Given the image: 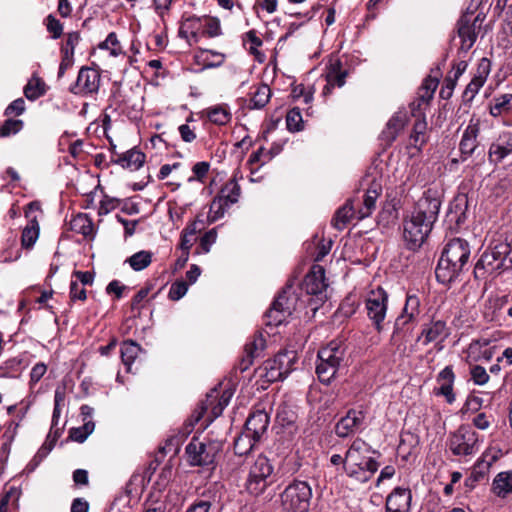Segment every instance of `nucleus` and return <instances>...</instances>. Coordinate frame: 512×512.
Returning a JSON list of instances; mask_svg holds the SVG:
<instances>
[{
  "label": "nucleus",
  "mask_w": 512,
  "mask_h": 512,
  "mask_svg": "<svg viewBox=\"0 0 512 512\" xmlns=\"http://www.w3.org/2000/svg\"><path fill=\"white\" fill-rule=\"evenodd\" d=\"M145 154L139 150L131 149L121 154L116 163L123 168L130 169L132 171L140 169L145 162Z\"/></svg>",
  "instance_id": "obj_29"
},
{
  "label": "nucleus",
  "mask_w": 512,
  "mask_h": 512,
  "mask_svg": "<svg viewBox=\"0 0 512 512\" xmlns=\"http://www.w3.org/2000/svg\"><path fill=\"white\" fill-rule=\"evenodd\" d=\"M481 121L477 117H471L467 127L463 131L459 149L463 159L470 157L478 147V136L480 133Z\"/></svg>",
  "instance_id": "obj_17"
},
{
  "label": "nucleus",
  "mask_w": 512,
  "mask_h": 512,
  "mask_svg": "<svg viewBox=\"0 0 512 512\" xmlns=\"http://www.w3.org/2000/svg\"><path fill=\"white\" fill-rule=\"evenodd\" d=\"M437 383L439 387L434 389V394L437 396H444L447 403L452 404L455 401V394L453 392V385L455 375L451 366H446L442 369L437 376Z\"/></svg>",
  "instance_id": "obj_23"
},
{
  "label": "nucleus",
  "mask_w": 512,
  "mask_h": 512,
  "mask_svg": "<svg viewBox=\"0 0 512 512\" xmlns=\"http://www.w3.org/2000/svg\"><path fill=\"white\" fill-rule=\"evenodd\" d=\"M44 83L39 78H32L24 87L25 97L29 100H36L45 93Z\"/></svg>",
  "instance_id": "obj_47"
},
{
  "label": "nucleus",
  "mask_w": 512,
  "mask_h": 512,
  "mask_svg": "<svg viewBox=\"0 0 512 512\" xmlns=\"http://www.w3.org/2000/svg\"><path fill=\"white\" fill-rule=\"evenodd\" d=\"M69 225L72 231L84 237H92L94 234L93 222L86 214L79 213L71 219Z\"/></svg>",
  "instance_id": "obj_33"
},
{
  "label": "nucleus",
  "mask_w": 512,
  "mask_h": 512,
  "mask_svg": "<svg viewBox=\"0 0 512 512\" xmlns=\"http://www.w3.org/2000/svg\"><path fill=\"white\" fill-rule=\"evenodd\" d=\"M471 378L476 385H484L490 377L484 367L475 365L471 368Z\"/></svg>",
  "instance_id": "obj_55"
},
{
  "label": "nucleus",
  "mask_w": 512,
  "mask_h": 512,
  "mask_svg": "<svg viewBox=\"0 0 512 512\" xmlns=\"http://www.w3.org/2000/svg\"><path fill=\"white\" fill-rule=\"evenodd\" d=\"M427 140V122L425 117L422 116L418 118L413 125L409 143L414 148L420 150L426 144Z\"/></svg>",
  "instance_id": "obj_30"
},
{
  "label": "nucleus",
  "mask_w": 512,
  "mask_h": 512,
  "mask_svg": "<svg viewBox=\"0 0 512 512\" xmlns=\"http://www.w3.org/2000/svg\"><path fill=\"white\" fill-rule=\"evenodd\" d=\"M70 299L72 301L86 299V290L83 285L79 284L78 281H71L70 283Z\"/></svg>",
  "instance_id": "obj_56"
},
{
  "label": "nucleus",
  "mask_w": 512,
  "mask_h": 512,
  "mask_svg": "<svg viewBox=\"0 0 512 512\" xmlns=\"http://www.w3.org/2000/svg\"><path fill=\"white\" fill-rule=\"evenodd\" d=\"M298 300L293 286L291 284L286 285L265 314L266 324L270 326L282 324L296 310Z\"/></svg>",
  "instance_id": "obj_9"
},
{
  "label": "nucleus",
  "mask_w": 512,
  "mask_h": 512,
  "mask_svg": "<svg viewBox=\"0 0 512 512\" xmlns=\"http://www.w3.org/2000/svg\"><path fill=\"white\" fill-rule=\"evenodd\" d=\"M202 20V36L214 38L222 34L219 18L215 16H203Z\"/></svg>",
  "instance_id": "obj_41"
},
{
  "label": "nucleus",
  "mask_w": 512,
  "mask_h": 512,
  "mask_svg": "<svg viewBox=\"0 0 512 512\" xmlns=\"http://www.w3.org/2000/svg\"><path fill=\"white\" fill-rule=\"evenodd\" d=\"M484 18L481 12L475 16L472 12H465L461 16L457 24V33L461 40L460 50L467 52L473 47Z\"/></svg>",
  "instance_id": "obj_13"
},
{
  "label": "nucleus",
  "mask_w": 512,
  "mask_h": 512,
  "mask_svg": "<svg viewBox=\"0 0 512 512\" xmlns=\"http://www.w3.org/2000/svg\"><path fill=\"white\" fill-rule=\"evenodd\" d=\"M408 121V116L406 111H397L394 115L389 119L386 124V127L381 133L382 139L387 143L391 144L398 136V134L402 131Z\"/></svg>",
  "instance_id": "obj_28"
},
{
  "label": "nucleus",
  "mask_w": 512,
  "mask_h": 512,
  "mask_svg": "<svg viewBox=\"0 0 512 512\" xmlns=\"http://www.w3.org/2000/svg\"><path fill=\"white\" fill-rule=\"evenodd\" d=\"M39 236V225L36 219H33L23 229L21 243L24 248L32 247Z\"/></svg>",
  "instance_id": "obj_42"
},
{
  "label": "nucleus",
  "mask_w": 512,
  "mask_h": 512,
  "mask_svg": "<svg viewBox=\"0 0 512 512\" xmlns=\"http://www.w3.org/2000/svg\"><path fill=\"white\" fill-rule=\"evenodd\" d=\"M441 200L428 190L403 219V242L408 250L422 247L438 219Z\"/></svg>",
  "instance_id": "obj_1"
},
{
  "label": "nucleus",
  "mask_w": 512,
  "mask_h": 512,
  "mask_svg": "<svg viewBox=\"0 0 512 512\" xmlns=\"http://www.w3.org/2000/svg\"><path fill=\"white\" fill-rule=\"evenodd\" d=\"M206 407L201 406L195 410L191 418L184 424L183 430L175 436V445L178 446L193 430V427L198 423L205 413Z\"/></svg>",
  "instance_id": "obj_40"
},
{
  "label": "nucleus",
  "mask_w": 512,
  "mask_h": 512,
  "mask_svg": "<svg viewBox=\"0 0 512 512\" xmlns=\"http://www.w3.org/2000/svg\"><path fill=\"white\" fill-rule=\"evenodd\" d=\"M46 27L53 39H58L63 33V25L52 15L46 18Z\"/></svg>",
  "instance_id": "obj_54"
},
{
  "label": "nucleus",
  "mask_w": 512,
  "mask_h": 512,
  "mask_svg": "<svg viewBox=\"0 0 512 512\" xmlns=\"http://www.w3.org/2000/svg\"><path fill=\"white\" fill-rule=\"evenodd\" d=\"M80 41V35L78 32H69L66 35V39L61 46V55L74 58L75 47Z\"/></svg>",
  "instance_id": "obj_48"
},
{
  "label": "nucleus",
  "mask_w": 512,
  "mask_h": 512,
  "mask_svg": "<svg viewBox=\"0 0 512 512\" xmlns=\"http://www.w3.org/2000/svg\"><path fill=\"white\" fill-rule=\"evenodd\" d=\"M286 125L289 131L298 132L303 128V119L299 108L291 109L286 115Z\"/></svg>",
  "instance_id": "obj_49"
},
{
  "label": "nucleus",
  "mask_w": 512,
  "mask_h": 512,
  "mask_svg": "<svg viewBox=\"0 0 512 512\" xmlns=\"http://www.w3.org/2000/svg\"><path fill=\"white\" fill-rule=\"evenodd\" d=\"M512 154V132L504 131L490 145L488 155L491 161L501 162Z\"/></svg>",
  "instance_id": "obj_22"
},
{
  "label": "nucleus",
  "mask_w": 512,
  "mask_h": 512,
  "mask_svg": "<svg viewBox=\"0 0 512 512\" xmlns=\"http://www.w3.org/2000/svg\"><path fill=\"white\" fill-rule=\"evenodd\" d=\"M23 128V121L9 118L0 126V137H9Z\"/></svg>",
  "instance_id": "obj_50"
},
{
  "label": "nucleus",
  "mask_w": 512,
  "mask_h": 512,
  "mask_svg": "<svg viewBox=\"0 0 512 512\" xmlns=\"http://www.w3.org/2000/svg\"><path fill=\"white\" fill-rule=\"evenodd\" d=\"M273 467L265 456H259L251 465L246 479V489L254 496L262 494L268 487Z\"/></svg>",
  "instance_id": "obj_12"
},
{
  "label": "nucleus",
  "mask_w": 512,
  "mask_h": 512,
  "mask_svg": "<svg viewBox=\"0 0 512 512\" xmlns=\"http://www.w3.org/2000/svg\"><path fill=\"white\" fill-rule=\"evenodd\" d=\"M346 345L340 339L330 341L318 351L316 374L322 383L329 384L344 361Z\"/></svg>",
  "instance_id": "obj_7"
},
{
  "label": "nucleus",
  "mask_w": 512,
  "mask_h": 512,
  "mask_svg": "<svg viewBox=\"0 0 512 512\" xmlns=\"http://www.w3.org/2000/svg\"><path fill=\"white\" fill-rule=\"evenodd\" d=\"M361 186L365 193L363 200H349L339 208L332 220L333 226L338 230H343L349 221L356 217L362 220L369 217L376 208V202L383 190V179L378 173H368L361 181Z\"/></svg>",
  "instance_id": "obj_2"
},
{
  "label": "nucleus",
  "mask_w": 512,
  "mask_h": 512,
  "mask_svg": "<svg viewBox=\"0 0 512 512\" xmlns=\"http://www.w3.org/2000/svg\"><path fill=\"white\" fill-rule=\"evenodd\" d=\"M189 284L184 280H177L172 283L168 297L173 301H177L181 299L188 291Z\"/></svg>",
  "instance_id": "obj_52"
},
{
  "label": "nucleus",
  "mask_w": 512,
  "mask_h": 512,
  "mask_svg": "<svg viewBox=\"0 0 512 512\" xmlns=\"http://www.w3.org/2000/svg\"><path fill=\"white\" fill-rule=\"evenodd\" d=\"M260 377L267 382H276L282 379V372L278 369V365L272 364V359L266 360L258 369Z\"/></svg>",
  "instance_id": "obj_43"
},
{
  "label": "nucleus",
  "mask_w": 512,
  "mask_h": 512,
  "mask_svg": "<svg viewBox=\"0 0 512 512\" xmlns=\"http://www.w3.org/2000/svg\"><path fill=\"white\" fill-rule=\"evenodd\" d=\"M99 48L102 50H108L110 55L113 57L125 55V52L115 32L109 33L106 39L99 44Z\"/></svg>",
  "instance_id": "obj_44"
},
{
  "label": "nucleus",
  "mask_w": 512,
  "mask_h": 512,
  "mask_svg": "<svg viewBox=\"0 0 512 512\" xmlns=\"http://www.w3.org/2000/svg\"><path fill=\"white\" fill-rule=\"evenodd\" d=\"M225 495L224 485L220 482H212L207 485L201 493L200 499L195 502L197 505L206 507V511L211 509L219 511L222 507V499Z\"/></svg>",
  "instance_id": "obj_19"
},
{
  "label": "nucleus",
  "mask_w": 512,
  "mask_h": 512,
  "mask_svg": "<svg viewBox=\"0 0 512 512\" xmlns=\"http://www.w3.org/2000/svg\"><path fill=\"white\" fill-rule=\"evenodd\" d=\"M447 336L448 329L446 323L444 321L437 320L432 321L422 329L417 341H422L423 345H428L432 342L443 341Z\"/></svg>",
  "instance_id": "obj_27"
},
{
  "label": "nucleus",
  "mask_w": 512,
  "mask_h": 512,
  "mask_svg": "<svg viewBox=\"0 0 512 512\" xmlns=\"http://www.w3.org/2000/svg\"><path fill=\"white\" fill-rule=\"evenodd\" d=\"M46 371L47 366L44 363L40 362L35 364L30 372V384L34 385L38 383L41 380V378L45 375Z\"/></svg>",
  "instance_id": "obj_58"
},
{
  "label": "nucleus",
  "mask_w": 512,
  "mask_h": 512,
  "mask_svg": "<svg viewBox=\"0 0 512 512\" xmlns=\"http://www.w3.org/2000/svg\"><path fill=\"white\" fill-rule=\"evenodd\" d=\"M489 111L493 117L509 114L512 111V94L507 93L494 97Z\"/></svg>",
  "instance_id": "obj_31"
},
{
  "label": "nucleus",
  "mask_w": 512,
  "mask_h": 512,
  "mask_svg": "<svg viewBox=\"0 0 512 512\" xmlns=\"http://www.w3.org/2000/svg\"><path fill=\"white\" fill-rule=\"evenodd\" d=\"M151 261L152 253L145 250L139 251L127 259V262L135 271H141L145 269L150 265Z\"/></svg>",
  "instance_id": "obj_45"
},
{
  "label": "nucleus",
  "mask_w": 512,
  "mask_h": 512,
  "mask_svg": "<svg viewBox=\"0 0 512 512\" xmlns=\"http://www.w3.org/2000/svg\"><path fill=\"white\" fill-rule=\"evenodd\" d=\"M202 17L195 15L183 18L181 21L178 35L187 40L190 44L197 43L202 36Z\"/></svg>",
  "instance_id": "obj_24"
},
{
  "label": "nucleus",
  "mask_w": 512,
  "mask_h": 512,
  "mask_svg": "<svg viewBox=\"0 0 512 512\" xmlns=\"http://www.w3.org/2000/svg\"><path fill=\"white\" fill-rule=\"evenodd\" d=\"M347 73H334L327 72L326 73V81L332 86L342 87L345 84V77Z\"/></svg>",
  "instance_id": "obj_63"
},
{
  "label": "nucleus",
  "mask_w": 512,
  "mask_h": 512,
  "mask_svg": "<svg viewBox=\"0 0 512 512\" xmlns=\"http://www.w3.org/2000/svg\"><path fill=\"white\" fill-rule=\"evenodd\" d=\"M25 111V101L23 98H18L11 102L5 110L6 115H21Z\"/></svg>",
  "instance_id": "obj_59"
},
{
  "label": "nucleus",
  "mask_w": 512,
  "mask_h": 512,
  "mask_svg": "<svg viewBox=\"0 0 512 512\" xmlns=\"http://www.w3.org/2000/svg\"><path fill=\"white\" fill-rule=\"evenodd\" d=\"M368 318L373 322L376 330H383V321L388 308V294L382 287L371 290L365 301Z\"/></svg>",
  "instance_id": "obj_14"
},
{
  "label": "nucleus",
  "mask_w": 512,
  "mask_h": 512,
  "mask_svg": "<svg viewBox=\"0 0 512 512\" xmlns=\"http://www.w3.org/2000/svg\"><path fill=\"white\" fill-rule=\"evenodd\" d=\"M304 287L308 294L321 295L328 287L325 270L321 265H313L304 280Z\"/></svg>",
  "instance_id": "obj_21"
},
{
  "label": "nucleus",
  "mask_w": 512,
  "mask_h": 512,
  "mask_svg": "<svg viewBox=\"0 0 512 512\" xmlns=\"http://www.w3.org/2000/svg\"><path fill=\"white\" fill-rule=\"evenodd\" d=\"M472 422L476 428L480 430H486L491 424V416H488L486 413L482 412L477 414L473 418Z\"/></svg>",
  "instance_id": "obj_61"
},
{
  "label": "nucleus",
  "mask_w": 512,
  "mask_h": 512,
  "mask_svg": "<svg viewBox=\"0 0 512 512\" xmlns=\"http://www.w3.org/2000/svg\"><path fill=\"white\" fill-rule=\"evenodd\" d=\"M232 396V393L225 391L220 399L218 400L217 404L212 407V414L213 418L219 417L224 408L229 404L230 398Z\"/></svg>",
  "instance_id": "obj_57"
},
{
  "label": "nucleus",
  "mask_w": 512,
  "mask_h": 512,
  "mask_svg": "<svg viewBox=\"0 0 512 512\" xmlns=\"http://www.w3.org/2000/svg\"><path fill=\"white\" fill-rule=\"evenodd\" d=\"M499 458V451H494L493 449H487L483 454L482 457L477 461V468L484 472L485 470H488L494 462H496Z\"/></svg>",
  "instance_id": "obj_51"
},
{
  "label": "nucleus",
  "mask_w": 512,
  "mask_h": 512,
  "mask_svg": "<svg viewBox=\"0 0 512 512\" xmlns=\"http://www.w3.org/2000/svg\"><path fill=\"white\" fill-rule=\"evenodd\" d=\"M512 252L510 244L503 241L492 242L480 255L474 266V277L486 279L512 269Z\"/></svg>",
  "instance_id": "obj_5"
},
{
  "label": "nucleus",
  "mask_w": 512,
  "mask_h": 512,
  "mask_svg": "<svg viewBox=\"0 0 512 512\" xmlns=\"http://www.w3.org/2000/svg\"><path fill=\"white\" fill-rule=\"evenodd\" d=\"M222 447V440L209 439L202 442L194 437L186 446V454L191 465L204 466L214 462L216 456L222 450Z\"/></svg>",
  "instance_id": "obj_11"
},
{
  "label": "nucleus",
  "mask_w": 512,
  "mask_h": 512,
  "mask_svg": "<svg viewBox=\"0 0 512 512\" xmlns=\"http://www.w3.org/2000/svg\"><path fill=\"white\" fill-rule=\"evenodd\" d=\"M284 512H309L312 489L305 481H294L280 495Z\"/></svg>",
  "instance_id": "obj_8"
},
{
  "label": "nucleus",
  "mask_w": 512,
  "mask_h": 512,
  "mask_svg": "<svg viewBox=\"0 0 512 512\" xmlns=\"http://www.w3.org/2000/svg\"><path fill=\"white\" fill-rule=\"evenodd\" d=\"M207 117L212 123L221 126L229 123L232 115L229 107L225 104H222L208 108Z\"/></svg>",
  "instance_id": "obj_35"
},
{
  "label": "nucleus",
  "mask_w": 512,
  "mask_h": 512,
  "mask_svg": "<svg viewBox=\"0 0 512 512\" xmlns=\"http://www.w3.org/2000/svg\"><path fill=\"white\" fill-rule=\"evenodd\" d=\"M265 338L262 334H255L251 341L247 342L244 347V353L253 358L260 357L265 349Z\"/></svg>",
  "instance_id": "obj_46"
},
{
  "label": "nucleus",
  "mask_w": 512,
  "mask_h": 512,
  "mask_svg": "<svg viewBox=\"0 0 512 512\" xmlns=\"http://www.w3.org/2000/svg\"><path fill=\"white\" fill-rule=\"evenodd\" d=\"M295 361L296 354L293 351H284L272 358V364L278 365V369L282 372V379L286 378L293 370Z\"/></svg>",
  "instance_id": "obj_34"
},
{
  "label": "nucleus",
  "mask_w": 512,
  "mask_h": 512,
  "mask_svg": "<svg viewBox=\"0 0 512 512\" xmlns=\"http://www.w3.org/2000/svg\"><path fill=\"white\" fill-rule=\"evenodd\" d=\"M240 195L241 188L235 175L221 188L218 196L213 200L211 204V210H215L216 213H219L220 211L223 212L225 208L238 202Z\"/></svg>",
  "instance_id": "obj_15"
},
{
  "label": "nucleus",
  "mask_w": 512,
  "mask_h": 512,
  "mask_svg": "<svg viewBox=\"0 0 512 512\" xmlns=\"http://www.w3.org/2000/svg\"><path fill=\"white\" fill-rule=\"evenodd\" d=\"M420 314V299L415 294H407L401 314L395 319L390 343L401 357L409 356L406 346V333L417 323Z\"/></svg>",
  "instance_id": "obj_6"
},
{
  "label": "nucleus",
  "mask_w": 512,
  "mask_h": 512,
  "mask_svg": "<svg viewBox=\"0 0 512 512\" xmlns=\"http://www.w3.org/2000/svg\"><path fill=\"white\" fill-rule=\"evenodd\" d=\"M365 413L362 410L350 409L335 425L338 437L346 438L356 434L362 427Z\"/></svg>",
  "instance_id": "obj_16"
},
{
  "label": "nucleus",
  "mask_w": 512,
  "mask_h": 512,
  "mask_svg": "<svg viewBox=\"0 0 512 512\" xmlns=\"http://www.w3.org/2000/svg\"><path fill=\"white\" fill-rule=\"evenodd\" d=\"M492 489L499 497H506L512 493V471L498 473L493 480Z\"/></svg>",
  "instance_id": "obj_32"
},
{
  "label": "nucleus",
  "mask_w": 512,
  "mask_h": 512,
  "mask_svg": "<svg viewBox=\"0 0 512 512\" xmlns=\"http://www.w3.org/2000/svg\"><path fill=\"white\" fill-rule=\"evenodd\" d=\"M411 501L410 489L396 487L386 498L385 510L386 512H410Z\"/></svg>",
  "instance_id": "obj_20"
},
{
  "label": "nucleus",
  "mask_w": 512,
  "mask_h": 512,
  "mask_svg": "<svg viewBox=\"0 0 512 512\" xmlns=\"http://www.w3.org/2000/svg\"><path fill=\"white\" fill-rule=\"evenodd\" d=\"M217 239V232L215 229H211L207 231L201 238L199 249L197 253H208L210 251L211 246L215 243Z\"/></svg>",
  "instance_id": "obj_53"
},
{
  "label": "nucleus",
  "mask_w": 512,
  "mask_h": 512,
  "mask_svg": "<svg viewBox=\"0 0 512 512\" xmlns=\"http://www.w3.org/2000/svg\"><path fill=\"white\" fill-rule=\"evenodd\" d=\"M470 245L462 238H453L447 242L435 270L438 282L448 284L454 281L468 263Z\"/></svg>",
  "instance_id": "obj_3"
},
{
  "label": "nucleus",
  "mask_w": 512,
  "mask_h": 512,
  "mask_svg": "<svg viewBox=\"0 0 512 512\" xmlns=\"http://www.w3.org/2000/svg\"><path fill=\"white\" fill-rule=\"evenodd\" d=\"M480 439L476 431L467 425H461L448 438L449 450L455 456L467 457L479 450Z\"/></svg>",
  "instance_id": "obj_10"
},
{
  "label": "nucleus",
  "mask_w": 512,
  "mask_h": 512,
  "mask_svg": "<svg viewBox=\"0 0 512 512\" xmlns=\"http://www.w3.org/2000/svg\"><path fill=\"white\" fill-rule=\"evenodd\" d=\"M120 352L123 364L127 367V371H130L131 365L140 352V346L134 341H125L121 346Z\"/></svg>",
  "instance_id": "obj_39"
},
{
  "label": "nucleus",
  "mask_w": 512,
  "mask_h": 512,
  "mask_svg": "<svg viewBox=\"0 0 512 512\" xmlns=\"http://www.w3.org/2000/svg\"><path fill=\"white\" fill-rule=\"evenodd\" d=\"M196 58L203 62L205 68H214L221 66L224 63L226 56L224 53L218 51L201 49L197 53Z\"/></svg>",
  "instance_id": "obj_36"
},
{
  "label": "nucleus",
  "mask_w": 512,
  "mask_h": 512,
  "mask_svg": "<svg viewBox=\"0 0 512 512\" xmlns=\"http://www.w3.org/2000/svg\"><path fill=\"white\" fill-rule=\"evenodd\" d=\"M490 72V61L483 58L479 63L477 74L471 79L464 90L463 96L466 100L471 101L484 85L486 78Z\"/></svg>",
  "instance_id": "obj_25"
},
{
  "label": "nucleus",
  "mask_w": 512,
  "mask_h": 512,
  "mask_svg": "<svg viewBox=\"0 0 512 512\" xmlns=\"http://www.w3.org/2000/svg\"><path fill=\"white\" fill-rule=\"evenodd\" d=\"M467 66V62L465 60H461L453 64L452 69L449 71L447 76L457 81L459 77L466 71Z\"/></svg>",
  "instance_id": "obj_62"
},
{
  "label": "nucleus",
  "mask_w": 512,
  "mask_h": 512,
  "mask_svg": "<svg viewBox=\"0 0 512 512\" xmlns=\"http://www.w3.org/2000/svg\"><path fill=\"white\" fill-rule=\"evenodd\" d=\"M181 139L186 143H191L196 139L195 129L188 124H182L178 128Z\"/></svg>",
  "instance_id": "obj_60"
},
{
  "label": "nucleus",
  "mask_w": 512,
  "mask_h": 512,
  "mask_svg": "<svg viewBox=\"0 0 512 512\" xmlns=\"http://www.w3.org/2000/svg\"><path fill=\"white\" fill-rule=\"evenodd\" d=\"M100 74L96 69L82 67L78 73L73 92L75 94H91L99 89Z\"/></svg>",
  "instance_id": "obj_18"
},
{
  "label": "nucleus",
  "mask_w": 512,
  "mask_h": 512,
  "mask_svg": "<svg viewBox=\"0 0 512 512\" xmlns=\"http://www.w3.org/2000/svg\"><path fill=\"white\" fill-rule=\"evenodd\" d=\"M259 439L243 431L234 441V452L239 456L247 455Z\"/></svg>",
  "instance_id": "obj_37"
},
{
  "label": "nucleus",
  "mask_w": 512,
  "mask_h": 512,
  "mask_svg": "<svg viewBox=\"0 0 512 512\" xmlns=\"http://www.w3.org/2000/svg\"><path fill=\"white\" fill-rule=\"evenodd\" d=\"M270 417L264 410H256L250 414L245 423V431L255 438H260L267 431L269 426Z\"/></svg>",
  "instance_id": "obj_26"
},
{
  "label": "nucleus",
  "mask_w": 512,
  "mask_h": 512,
  "mask_svg": "<svg viewBox=\"0 0 512 512\" xmlns=\"http://www.w3.org/2000/svg\"><path fill=\"white\" fill-rule=\"evenodd\" d=\"M209 167L210 165L207 162H197L192 168V171L196 179L199 181H203V178L207 175L209 171Z\"/></svg>",
  "instance_id": "obj_64"
},
{
  "label": "nucleus",
  "mask_w": 512,
  "mask_h": 512,
  "mask_svg": "<svg viewBox=\"0 0 512 512\" xmlns=\"http://www.w3.org/2000/svg\"><path fill=\"white\" fill-rule=\"evenodd\" d=\"M271 98V89L267 84H260L252 93L250 99V107L253 109H261L266 106Z\"/></svg>",
  "instance_id": "obj_38"
},
{
  "label": "nucleus",
  "mask_w": 512,
  "mask_h": 512,
  "mask_svg": "<svg viewBox=\"0 0 512 512\" xmlns=\"http://www.w3.org/2000/svg\"><path fill=\"white\" fill-rule=\"evenodd\" d=\"M372 447L356 438L345 453V473L360 483L369 481L378 470L377 461L371 457Z\"/></svg>",
  "instance_id": "obj_4"
}]
</instances>
